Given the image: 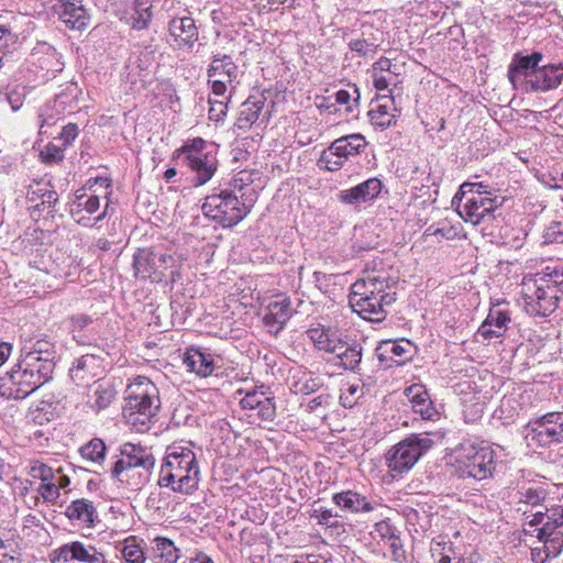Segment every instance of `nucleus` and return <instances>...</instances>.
Instances as JSON below:
<instances>
[{"label": "nucleus", "instance_id": "obj_1", "mask_svg": "<svg viewBox=\"0 0 563 563\" xmlns=\"http://www.w3.org/2000/svg\"><path fill=\"white\" fill-rule=\"evenodd\" d=\"M396 285L388 277L367 275L351 287L349 302L354 312L372 322H380L396 301Z\"/></svg>", "mask_w": 563, "mask_h": 563}, {"label": "nucleus", "instance_id": "obj_2", "mask_svg": "<svg viewBox=\"0 0 563 563\" xmlns=\"http://www.w3.org/2000/svg\"><path fill=\"white\" fill-rule=\"evenodd\" d=\"M200 470L197 457L188 445L173 443L167 446L166 456L161 467L158 484L181 494H191L198 488Z\"/></svg>", "mask_w": 563, "mask_h": 563}, {"label": "nucleus", "instance_id": "obj_3", "mask_svg": "<svg viewBox=\"0 0 563 563\" xmlns=\"http://www.w3.org/2000/svg\"><path fill=\"white\" fill-rule=\"evenodd\" d=\"M125 393L123 416L126 422L137 432L147 431L161 407L158 388L150 378L137 376Z\"/></svg>", "mask_w": 563, "mask_h": 563}, {"label": "nucleus", "instance_id": "obj_4", "mask_svg": "<svg viewBox=\"0 0 563 563\" xmlns=\"http://www.w3.org/2000/svg\"><path fill=\"white\" fill-rule=\"evenodd\" d=\"M54 363L19 360V363L0 379V396L5 399H24L53 378Z\"/></svg>", "mask_w": 563, "mask_h": 563}, {"label": "nucleus", "instance_id": "obj_5", "mask_svg": "<svg viewBox=\"0 0 563 563\" xmlns=\"http://www.w3.org/2000/svg\"><path fill=\"white\" fill-rule=\"evenodd\" d=\"M155 465L154 455L144 446L124 443L111 468V475L130 490L141 489L148 481Z\"/></svg>", "mask_w": 563, "mask_h": 563}, {"label": "nucleus", "instance_id": "obj_6", "mask_svg": "<svg viewBox=\"0 0 563 563\" xmlns=\"http://www.w3.org/2000/svg\"><path fill=\"white\" fill-rule=\"evenodd\" d=\"M563 273L553 271L539 278L526 276L521 283V295L525 308L528 313L548 316L552 313L559 305L560 285L562 284Z\"/></svg>", "mask_w": 563, "mask_h": 563}, {"label": "nucleus", "instance_id": "obj_7", "mask_svg": "<svg viewBox=\"0 0 563 563\" xmlns=\"http://www.w3.org/2000/svg\"><path fill=\"white\" fill-rule=\"evenodd\" d=\"M452 202L465 222L477 225L503 206L504 198L488 191L482 183H464Z\"/></svg>", "mask_w": 563, "mask_h": 563}, {"label": "nucleus", "instance_id": "obj_8", "mask_svg": "<svg viewBox=\"0 0 563 563\" xmlns=\"http://www.w3.org/2000/svg\"><path fill=\"white\" fill-rule=\"evenodd\" d=\"M433 445L432 434L428 432L409 434L393 445L385 455L388 473L393 479L401 478L410 472Z\"/></svg>", "mask_w": 563, "mask_h": 563}, {"label": "nucleus", "instance_id": "obj_9", "mask_svg": "<svg viewBox=\"0 0 563 563\" xmlns=\"http://www.w3.org/2000/svg\"><path fill=\"white\" fill-rule=\"evenodd\" d=\"M454 465L461 477L483 481L494 474L496 453L488 445L465 442L455 451Z\"/></svg>", "mask_w": 563, "mask_h": 563}, {"label": "nucleus", "instance_id": "obj_10", "mask_svg": "<svg viewBox=\"0 0 563 563\" xmlns=\"http://www.w3.org/2000/svg\"><path fill=\"white\" fill-rule=\"evenodd\" d=\"M202 212L223 228H232L250 213V208L238 196L224 190L207 196Z\"/></svg>", "mask_w": 563, "mask_h": 563}, {"label": "nucleus", "instance_id": "obj_11", "mask_svg": "<svg viewBox=\"0 0 563 563\" xmlns=\"http://www.w3.org/2000/svg\"><path fill=\"white\" fill-rule=\"evenodd\" d=\"M175 263L176 260L170 254L153 249H140L133 256L134 276L142 280L161 283Z\"/></svg>", "mask_w": 563, "mask_h": 563}, {"label": "nucleus", "instance_id": "obj_12", "mask_svg": "<svg viewBox=\"0 0 563 563\" xmlns=\"http://www.w3.org/2000/svg\"><path fill=\"white\" fill-rule=\"evenodd\" d=\"M99 208L100 198L97 195L80 194L76 195V199L70 206V214L79 225L91 228L109 214L110 206L107 202L103 211L93 219L85 216L84 212L93 214Z\"/></svg>", "mask_w": 563, "mask_h": 563}, {"label": "nucleus", "instance_id": "obj_13", "mask_svg": "<svg viewBox=\"0 0 563 563\" xmlns=\"http://www.w3.org/2000/svg\"><path fill=\"white\" fill-rule=\"evenodd\" d=\"M154 62L153 51H142L130 56L126 65V79L132 86L145 88L150 82Z\"/></svg>", "mask_w": 563, "mask_h": 563}, {"label": "nucleus", "instance_id": "obj_14", "mask_svg": "<svg viewBox=\"0 0 563 563\" xmlns=\"http://www.w3.org/2000/svg\"><path fill=\"white\" fill-rule=\"evenodd\" d=\"M266 98L263 95L249 97L242 104L235 125L240 130H249L254 124L266 123L268 115L264 112Z\"/></svg>", "mask_w": 563, "mask_h": 563}, {"label": "nucleus", "instance_id": "obj_15", "mask_svg": "<svg viewBox=\"0 0 563 563\" xmlns=\"http://www.w3.org/2000/svg\"><path fill=\"white\" fill-rule=\"evenodd\" d=\"M291 317L290 299L278 295L266 306L263 322L271 333L277 334Z\"/></svg>", "mask_w": 563, "mask_h": 563}, {"label": "nucleus", "instance_id": "obj_16", "mask_svg": "<svg viewBox=\"0 0 563 563\" xmlns=\"http://www.w3.org/2000/svg\"><path fill=\"white\" fill-rule=\"evenodd\" d=\"M383 185L378 178H369L357 186L340 191L338 198L345 205H357L376 199Z\"/></svg>", "mask_w": 563, "mask_h": 563}, {"label": "nucleus", "instance_id": "obj_17", "mask_svg": "<svg viewBox=\"0 0 563 563\" xmlns=\"http://www.w3.org/2000/svg\"><path fill=\"white\" fill-rule=\"evenodd\" d=\"M404 396L410 404L412 411L420 415L423 420H434L439 416L424 386L413 384L405 389Z\"/></svg>", "mask_w": 563, "mask_h": 563}, {"label": "nucleus", "instance_id": "obj_18", "mask_svg": "<svg viewBox=\"0 0 563 563\" xmlns=\"http://www.w3.org/2000/svg\"><path fill=\"white\" fill-rule=\"evenodd\" d=\"M560 420V412L547 413L540 421L536 422V427L532 429L533 438L542 445L560 443L563 434V422Z\"/></svg>", "mask_w": 563, "mask_h": 563}, {"label": "nucleus", "instance_id": "obj_19", "mask_svg": "<svg viewBox=\"0 0 563 563\" xmlns=\"http://www.w3.org/2000/svg\"><path fill=\"white\" fill-rule=\"evenodd\" d=\"M55 353V345L51 341L37 338H24L22 336V346L20 357L23 361L42 362L47 360L49 363L53 362V354Z\"/></svg>", "mask_w": 563, "mask_h": 563}, {"label": "nucleus", "instance_id": "obj_20", "mask_svg": "<svg viewBox=\"0 0 563 563\" xmlns=\"http://www.w3.org/2000/svg\"><path fill=\"white\" fill-rule=\"evenodd\" d=\"M309 339L313 342L314 346L327 353L338 352L343 347V340L336 329L329 327L317 325L307 331Z\"/></svg>", "mask_w": 563, "mask_h": 563}, {"label": "nucleus", "instance_id": "obj_21", "mask_svg": "<svg viewBox=\"0 0 563 563\" xmlns=\"http://www.w3.org/2000/svg\"><path fill=\"white\" fill-rule=\"evenodd\" d=\"M511 321L510 314L506 310L490 309L486 319L477 330V334L485 340L501 338Z\"/></svg>", "mask_w": 563, "mask_h": 563}, {"label": "nucleus", "instance_id": "obj_22", "mask_svg": "<svg viewBox=\"0 0 563 563\" xmlns=\"http://www.w3.org/2000/svg\"><path fill=\"white\" fill-rule=\"evenodd\" d=\"M238 66L229 55H214L208 68L207 75L211 79H220L221 81L229 82L230 91L235 89L234 82L238 78Z\"/></svg>", "mask_w": 563, "mask_h": 563}, {"label": "nucleus", "instance_id": "obj_23", "mask_svg": "<svg viewBox=\"0 0 563 563\" xmlns=\"http://www.w3.org/2000/svg\"><path fill=\"white\" fill-rule=\"evenodd\" d=\"M378 351V357L382 361H390L396 365H402L411 360L415 346L408 340L385 341L380 344Z\"/></svg>", "mask_w": 563, "mask_h": 563}, {"label": "nucleus", "instance_id": "obj_24", "mask_svg": "<svg viewBox=\"0 0 563 563\" xmlns=\"http://www.w3.org/2000/svg\"><path fill=\"white\" fill-rule=\"evenodd\" d=\"M184 364L201 377L210 376L214 371V356L200 347H189L184 356Z\"/></svg>", "mask_w": 563, "mask_h": 563}, {"label": "nucleus", "instance_id": "obj_25", "mask_svg": "<svg viewBox=\"0 0 563 563\" xmlns=\"http://www.w3.org/2000/svg\"><path fill=\"white\" fill-rule=\"evenodd\" d=\"M185 165L195 174L194 181L196 186H201L208 183L214 175L218 161L213 152L206 153L202 156H192Z\"/></svg>", "mask_w": 563, "mask_h": 563}, {"label": "nucleus", "instance_id": "obj_26", "mask_svg": "<svg viewBox=\"0 0 563 563\" xmlns=\"http://www.w3.org/2000/svg\"><path fill=\"white\" fill-rule=\"evenodd\" d=\"M541 59L542 54L537 52L528 56L516 54L508 69V78L512 85H516L521 78L534 79V73L538 70L536 67Z\"/></svg>", "mask_w": 563, "mask_h": 563}, {"label": "nucleus", "instance_id": "obj_27", "mask_svg": "<svg viewBox=\"0 0 563 563\" xmlns=\"http://www.w3.org/2000/svg\"><path fill=\"white\" fill-rule=\"evenodd\" d=\"M332 501L345 514L369 512L374 509L365 496L350 489L334 494Z\"/></svg>", "mask_w": 563, "mask_h": 563}, {"label": "nucleus", "instance_id": "obj_28", "mask_svg": "<svg viewBox=\"0 0 563 563\" xmlns=\"http://www.w3.org/2000/svg\"><path fill=\"white\" fill-rule=\"evenodd\" d=\"M563 522H558V519L554 522L547 521L543 523V527L539 530V538L543 540V551L545 554V560L556 558L563 550V533L558 530Z\"/></svg>", "mask_w": 563, "mask_h": 563}, {"label": "nucleus", "instance_id": "obj_29", "mask_svg": "<svg viewBox=\"0 0 563 563\" xmlns=\"http://www.w3.org/2000/svg\"><path fill=\"white\" fill-rule=\"evenodd\" d=\"M169 34L179 47H191L198 40L197 26L189 16L173 19L169 23Z\"/></svg>", "mask_w": 563, "mask_h": 563}, {"label": "nucleus", "instance_id": "obj_30", "mask_svg": "<svg viewBox=\"0 0 563 563\" xmlns=\"http://www.w3.org/2000/svg\"><path fill=\"white\" fill-rule=\"evenodd\" d=\"M66 517L86 527H93L98 521V512L92 501L80 498L70 503L65 511Z\"/></svg>", "mask_w": 563, "mask_h": 563}, {"label": "nucleus", "instance_id": "obj_31", "mask_svg": "<svg viewBox=\"0 0 563 563\" xmlns=\"http://www.w3.org/2000/svg\"><path fill=\"white\" fill-rule=\"evenodd\" d=\"M101 360L93 354H86L70 368V377L76 384H85L100 374Z\"/></svg>", "mask_w": 563, "mask_h": 563}, {"label": "nucleus", "instance_id": "obj_32", "mask_svg": "<svg viewBox=\"0 0 563 563\" xmlns=\"http://www.w3.org/2000/svg\"><path fill=\"white\" fill-rule=\"evenodd\" d=\"M62 21L73 30H84L88 25L89 16L86 9L78 2L67 1L60 5Z\"/></svg>", "mask_w": 563, "mask_h": 563}, {"label": "nucleus", "instance_id": "obj_33", "mask_svg": "<svg viewBox=\"0 0 563 563\" xmlns=\"http://www.w3.org/2000/svg\"><path fill=\"white\" fill-rule=\"evenodd\" d=\"M87 550L91 555H102L99 553L96 548L91 545H84L81 542H70L62 545L60 548L54 550L51 554L52 563H90L88 561H84V558H79V555H73L74 551L78 552V550ZM87 560H90L89 558Z\"/></svg>", "mask_w": 563, "mask_h": 563}, {"label": "nucleus", "instance_id": "obj_34", "mask_svg": "<svg viewBox=\"0 0 563 563\" xmlns=\"http://www.w3.org/2000/svg\"><path fill=\"white\" fill-rule=\"evenodd\" d=\"M396 108L394 100L383 97L368 112L371 123L377 128L386 129L395 123Z\"/></svg>", "mask_w": 563, "mask_h": 563}, {"label": "nucleus", "instance_id": "obj_35", "mask_svg": "<svg viewBox=\"0 0 563 563\" xmlns=\"http://www.w3.org/2000/svg\"><path fill=\"white\" fill-rule=\"evenodd\" d=\"M115 395V388L111 383L99 380L91 386L88 402L92 409L99 411L107 408Z\"/></svg>", "mask_w": 563, "mask_h": 563}, {"label": "nucleus", "instance_id": "obj_36", "mask_svg": "<svg viewBox=\"0 0 563 563\" xmlns=\"http://www.w3.org/2000/svg\"><path fill=\"white\" fill-rule=\"evenodd\" d=\"M563 78V73L556 66H544L534 73V79L530 78L532 89L549 90L556 88Z\"/></svg>", "mask_w": 563, "mask_h": 563}, {"label": "nucleus", "instance_id": "obj_37", "mask_svg": "<svg viewBox=\"0 0 563 563\" xmlns=\"http://www.w3.org/2000/svg\"><path fill=\"white\" fill-rule=\"evenodd\" d=\"M365 145L366 142L363 135L351 134L335 140L329 147L346 161L350 156L357 155Z\"/></svg>", "mask_w": 563, "mask_h": 563}, {"label": "nucleus", "instance_id": "obj_38", "mask_svg": "<svg viewBox=\"0 0 563 563\" xmlns=\"http://www.w3.org/2000/svg\"><path fill=\"white\" fill-rule=\"evenodd\" d=\"M344 369L357 372L362 360V346L357 343L352 345L343 341V347L334 352Z\"/></svg>", "mask_w": 563, "mask_h": 563}, {"label": "nucleus", "instance_id": "obj_39", "mask_svg": "<svg viewBox=\"0 0 563 563\" xmlns=\"http://www.w3.org/2000/svg\"><path fill=\"white\" fill-rule=\"evenodd\" d=\"M14 555L21 558L20 538L16 530L0 529V556Z\"/></svg>", "mask_w": 563, "mask_h": 563}, {"label": "nucleus", "instance_id": "obj_40", "mask_svg": "<svg viewBox=\"0 0 563 563\" xmlns=\"http://www.w3.org/2000/svg\"><path fill=\"white\" fill-rule=\"evenodd\" d=\"M106 444L101 439H92L80 448V454L85 460L93 463H102L106 459Z\"/></svg>", "mask_w": 563, "mask_h": 563}, {"label": "nucleus", "instance_id": "obj_41", "mask_svg": "<svg viewBox=\"0 0 563 563\" xmlns=\"http://www.w3.org/2000/svg\"><path fill=\"white\" fill-rule=\"evenodd\" d=\"M134 5L135 13L132 15V26L136 30H143L147 27L152 19L150 1L135 0Z\"/></svg>", "mask_w": 563, "mask_h": 563}, {"label": "nucleus", "instance_id": "obj_42", "mask_svg": "<svg viewBox=\"0 0 563 563\" xmlns=\"http://www.w3.org/2000/svg\"><path fill=\"white\" fill-rule=\"evenodd\" d=\"M431 555L438 563H451L457 559V551L451 542L438 541L431 547Z\"/></svg>", "mask_w": 563, "mask_h": 563}, {"label": "nucleus", "instance_id": "obj_43", "mask_svg": "<svg viewBox=\"0 0 563 563\" xmlns=\"http://www.w3.org/2000/svg\"><path fill=\"white\" fill-rule=\"evenodd\" d=\"M154 551L156 556H159L164 563H175L178 559V550L174 545L173 541L166 538H156L154 540Z\"/></svg>", "mask_w": 563, "mask_h": 563}, {"label": "nucleus", "instance_id": "obj_44", "mask_svg": "<svg viewBox=\"0 0 563 563\" xmlns=\"http://www.w3.org/2000/svg\"><path fill=\"white\" fill-rule=\"evenodd\" d=\"M121 553L129 563H144L145 561V554L134 537L128 538L123 542Z\"/></svg>", "mask_w": 563, "mask_h": 563}, {"label": "nucleus", "instance_id": "obj_45", "mask_svg": "<svg viewBox=\"0 0 563 563\" xmlns=\"http://www.w3.org/2000/svg\"><path fill=\"white\" fill-rule=\"evenodd\" d=\"M322 383L319 377H316L313 375L303 374L295 384H294V391L297 394L302 395H310L312 393H316L320 387Z\"/></svg>", "mask_w": 563, "mask_h": 563}, {"label": "nucleus", "instance_id": "obj_46", "mask_svg": "<svg viewBox=\"0 0 563 563\" xmlns=\"http://www.w3.org/2000/svg\"><path fill=\"white\" fill-rule=\"evenodd\" d=\"M398 534L399 531L389 520H382L375 523L374 530L372 531L373 538L379 540L384 544L393 540Z\"/></svg>", "mask_w": 563, "mask_h": 563}, {"label": "nucleus", "instance_id": "obj_47", "mask_svg": "<svg viewBox=\"0 0 563 563\" xmlns=\"http://www.w3.org/2000/svg\"><path fill=\"white\" fill-rule=\"evenodd\" d=\"M207 142L202 139H195L191 143L185 145L181 148L180 157L184 162L189 161L192 156H202L206 153H211L212 151L209 148Z\"/></svg>", "mask_w": 563, "mask_h": 563}, {"label": "nucleus", "instance_id": "obj_48", "mask_svg": "<svg viewBox=\"0 0 563 563\" xmlns=\"http://www.w3.org/2000/svg\"><path fill=\"white\" fill-rule=\"evenodd\" d=\"M27 473L31 477L34 479H40L41 482H49L51 479H55L52 467L38 460H31L29 462Z\"/></svg>", "mask_w": 563, "mask_h": 563}, {"label": "nucleus", "instance_id": "obj_49", "mask_svg": "<svg viewBox=\"0 0 563 563\" xmlns=\"http://www.w3.org/2000/svg\"><path fill=\"white\" fill-rule=\"evenodd\" d=\"M349 47L352 52H355L358 56H367L376 53L378 44L375 38H354L350 41Z\"/></svg>", "mask_w": 563, "mask_h": 563}, {"label": "nucleus", "instance_id": "obj_50", "mask_svg": "<svg viewBox=\"0 0 563 563\" xmlns=\"http://www.w3.org/2000/svg\"><path fill=\"white\" fill-rule=\"evenodd\" d=\"M344 159L339 156V154L334 153L330 147L324 150L318 161V165L321 168H324L330 172L339 170L343 164Z\"/></svg>", "mask_w": 563, "mask_h": 563}, {"label": "nucleus", "instance_id": "obj_51", "mask_svg": "<svg viewBox=\"0 0 563 563\" xmlns=\"http://www.w3.org/2000/svg\"><path fill=\"white\" fill-rule=\"evenodd\" d=\"M363 395L362 387L357 384H347L341 389L340 402L345 408H352Z\"/></svg>", "mask_w": 563, "mask_h": 563}, {"label": "nucleus", "instance_id": "obj_52", "mask_svg": "<svg viewBox=\"0 0 563 563\" xmlns=\"http://www.w3.org/2000/svg\"><path fill=\"white\" fill-rule=\"evenodd\" d=\"M353 95L344 89L339 90L335 92V101L338 104L345 106L346 112H352L354 110V107L357 106L358 99H360V92L358 89L353 86Z\"/></svg>", "mask_w": 563, "mask_h": 563}, {"label": "nucleus", "instance_id": "obj_53", "mask_svg": "<svg viewBox=\"0 0 563 563\" xmlns=\"http://www.w3.org/2000/svg\"><path fill=\"white\" fill-rule=\"evenodd\" d=\"M253 412L251 417L256 416L262 421H272L276 415L273 398L266 395Z\"/></svg>", "mask_w": 563, "mask_h": 563}, {"label": "nucleus", "instance_id": "obj_54", "mask_svg": "<svg viewBox=\"0 0 563 563\" xmlns=\"http://www.w3.org/2000/svg\"><path fill=\"white\" fill-rule=\"evenodd\" d=\"M37 493L46 503L52 505H54L60 496V493L56 487L55 479H51L49 482H42L37 488Z\"/></svg>", "mask_w": 563, "mask_h": 563}, {"label": "nucleus", "instance_id": "obj_55", "mask_svg": "<svg viewBox=\"0 0 563 563\" xmlns=\"http://www.w3.org/2000/svg\"><path fill=\"white\" fill-rule=\"evenodd\" d=\"M229 99L209 97V118L214 121L222 120L227 115Z\"/></svg>", "mask_w": 563, "mask_h": 563}, {"label": "nucleus", "instance_id": "obj_56", "mask_svg": "<svg viewBox=\"0 0 563 563\" xmlns=\"http://www.w3.org/2000/svg\"><path fill=\"white\" fill-rule=\"evenodd\" d=\"M386 547H388V550L390 552V556L391 559L397 562V563H402L406 561L407 559V553H406V550L404 548V543L398 536H396L393 540H390L389 542H387L385 544Z\"/></svg>", "mask_w": 563, "mask_h": 563}, {"label": "nucleus", "instance_id": "obj_57", "mask_svg": "<svg viewBox=\"0 0 563 563\" xmlns=\"http://www.w3.org/2000/svg\"><path fill=\"white\" fill-rule=\"evenodd\" d=\"M266 396V393L263 390H251L245 394V396L240 400L241 407L243 409H249L254 411L257 406L262 402V399Z\"/></svg>", "mask_w": 563, "mask_h": 563}, {"label": "nucleus", "instance_id": "obj_58", "mask_svg": "<svg viewBox=\"0 0 563 563\" xmlns=\"http://www.w3.org/2000/svg\"><path fill=\"white\" fill-rule=\"evenodd\" d=\"M208 82L211 86V97L218 99L231 100V92L229 82L221 81L220 79L208 78Z\"/></svg>", "mask_w": 563, "mask_h": 563}, {"label": "nucleus", "instance_id": "obj_59", "mask_svg": "<svg viewBox=\"0 0 563 563\" xmlns=\"http://www.w3.org/2000/svg\"><path fill=\"white\" fill-rule=\"evenodd\" d=\"M311 517L314 518L319 525L328 527H336L339 523V521L335 520L338 516L333 515L332 510L325 508L313 509Z\"/></svg>", "mask_w": 563, "mask_h": 563}, {"label": "nucleus", "instance_id": "obj_60", "mask_svg": "<svg viewBox=\"0 0 563 563\" xmlns=\"http://www.w3.org/2000/svg\"><path fill=\"white\" fill-rule=\"evenodd\" d=\"M391 60L387 57H380L377 62L372 65L371 73H385L388 71L390 75L397 77V74L391 69Z\"/></svg>", "mask_w": 563, "mask_h": 563}, {"label": "nucleus", "instance_id": "obj_61", "mask_svg": "<svg viewBox=\"0 0 563 563\" xmlns=\"http://www.w3.org/2000/svg\"><path fill=\"white\" fill-rule=\"evenodd\" d=\"M70 329L71 331H81L84 330L88 324L91 323V318L87 314H76L73 316L70 319Z\"/></svg>", "mask_w": 563, "mask_h": 563}, {"label": "nucleus", "instance_id": "obj_62", "mask_svg": "<svg viewBox=\"0 0 563 563\" xmlns=\"http://www.w3.org/2000/svg\"><path fill=\"white\" fill-rule=\"evenodd\" d=\"M78 135V126L76 124L69 123L64 126L60 133V140L65 145H69Z\"/></svg>", "mask_w": 563, "mask_h": 563}, {"label": "nucleus", "instance_id": "obj_63", "mask_svg": "<svg viewBox=\"0 0 563 563\" xmlns=\"http://www.w3.org/2000/svg\"><path fill=\"white\" fill-rule=\"evenodd\" d=\"M541 499V492L534 488H528L527 490L521 493L520 497V501H523L529 505H538Z\"/></svg>", "mask_w": 563, "mask_h": 563}, {"label": "nucleus", "instance_id": "obj_64", "mask_svg": "<svg viewBox=\"0 0 563 563\" xmlns=\"http://www.w3.org/2000/svg\"><path fill=\"white\" fill-rule=\"evenodd\" d=\"M47 162H59L64 157L63 151L56 145H48L42 153Z\"/></svg>", "mask_w": 563, "mask_h": 563}]
</instances>
